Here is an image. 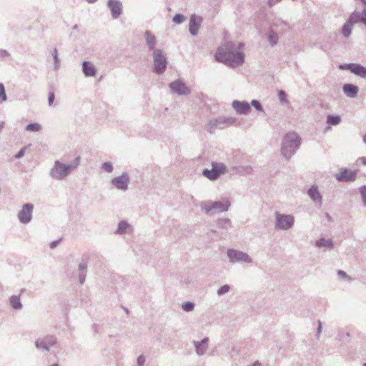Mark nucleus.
<instances>
[{
  "label": "nucleus",
  "instance_id": "obj_32",
  "mask_svg": "<svg viewBox=\"0 0 366 366\" xmlns=\"http://www.w3.org/2000/svg\"><path fill=\"white\" fill-rule=\"evenodd\" d=\"M362 18V11H354L351 14L349 19H347L350 22H351L352 24H355L357 22L361 21V19Z\"/></svg>",
  "mask_w": 366,
  "mask_h": 366
},
{
  "label": "nucleus",
  "instance_id": "obj_43",
  "mask_svg": "<svg viewBox=\"0 0 366 366\" xmlns=\"http://www.w3.org/2000/svg\"><path fill=\"white\" fill-rule=\"evenodd\" d=\"M337 275L340 278L346 279L348 282H351L352 280V278L347 275L343 270H338Z\"/></svg>",
  "mask_w": 366,
  "mask_h": 366
},
{
  "label": "nucleus",
  "instance_id": "obj_53",
  "mask_svg": "<svg viewBox=\"0 0 366 366\" xmlns=\"http://www.w3.org/2000/svg\"><path fill=\"white\" fill-rule=\"evenodd\" d=\"M59 242L58 241H54V242H51V244H50V247L51 248H54L56 247V245L58 244Z\"/></svg>",
  "mask_w": 366,
  "mask_h": 366
},
{
  "label": "nucleus",
  "instance_id": "obj_13",
  "mask_svg": "<svg viewBox=\"0 0 366 366\" xmlns=\"http://www.w3.org/2000/svg\"><path fill=\"white\" fill-rule=\"evenodd\" d=\"M339 68L342 70H350L352 73L362 78L366 77V67H364L359 64L350 63L340 64Z\"/></svg>",
  "mask_w": 366,
  "mask_h": 366
},
{
  "label": "nucleus",
  "instance_id": "obj_62",
  "mask_svg": "<svg viewBox=\"0 0 366 366\" xmlns=\"http://www.w3.org/2000/svg\"><path fill=\"white\" fill-rule=\"evenodd\" d=\"M50 366H59L57 364H54V365H51Z\"/></svg>",
  "mask_w": 366,
  "mask_h": 366
},
{
  "label": "nucleus",
  "instance_id": "obj_33",
  "mask_svg": "<svg viewBox=\"0 0 366 366\" xmlns=\"http://www.w3.org/2000/svg\"><path fill=\"white\" fill-rule=\"evenodd\" d=\"M341 122V117L339 115H328L327 117V123L330 125H337Z\"/></svg>",
  "mask_w": 366,
  "mask_h": 366
},
{
  "label": "nucleus",
  "instance_id": "obj_47",
  "mask_svg": "<svg viewBox=\"0 0 366 366\" xmlns=\"http://www.w3.org/2000/svg\"><path fill=\"white\" fill-rule=\"evenodd\" d=\"M145 362V357L143 355H139L137 357V363L138 366H144Z\"/></svg>",
  "mask_w": 366,
  "mask_h": 366
},
{
  "label": "nucleus",
  "instance_id": "obj_56",
  "mask_svg": "<svg viewBox=\"0 0 366 366\" xmlns=\"http://www.w3.org/2000/svg\"><path fill=\"white\" fill-rule=\"evenodd\" d=\"M4 127V123L3 122H0V132Z\"/></svg>",
  "mask_w": 366,
  "mask_h": 366
},
{
  "label": "nucleus",
  "instance_id": "obj_14",
  "mask_svg": "<svg viewBox=\"0 0 366 366\" xmlns=\"http://www.w3.org/2000/svg\"><path fill=\"white\" fill-rule=\"evenodd\" d=\"M34 205L32 204H25L23 205L21 210L18 214V218L21 223L28 224L32 219V212Z\"/></svg>",
  "mask_w": 366,
  "mask_h": 366
},
{
  "label": "nucleus",
  "instance_id": "obj_59",
  "mask_svg": "<svg viewBox=\"0 0 366 366\" xmlns=\"http://www.w3.org/2000/svg\"><path fill=\"white\" fill-rule=\"evenodd\" d=\"M97 1V0H86V1H87L88 3H90V4H94V3H95Z\"/></svg>",
  "mask_w": 366,
  "mask_h": 366
},
{
  "label": "nucleus",
  "instance_id": "obj_34",
  "mask_svg": "<svg viewBox=\"0 0 366 366\" xmlns=\"http://www.w3.org/2000/svg\"><path fill=\"white\" fill-rule=\"evenodd\" d=\"M129 227V224L126 221H121L118 224V228L116 230L115 233L117 234H123L126 232L127 228Z\"/></svg>",
  "mask_w": 366,
  "mask_h": 366
},
{
  "label": "nucleus",
  "instance_id": "obj_49",
  "mask_svg": "<svg viewBox=\"0 0 366 366\" xmlns=\"http://www.w3.org/2000/svg\"><path fill=\"white\" fill-rule=\"evenodd\" d=\"M10 54L9 53L8 51L5 50V49H0V56L1 57H7L9 56Z\"/></svg>",
  "mask_w": 366,
  "mask_h": 366
},
{
  "label": "nucleus",
  "instance_id": "obj_58",
  "mask_svg": "<svg viewBox=\"0 0 366 366\" xmlns=\"http://www.w3.org/2000/svg\"><path fill=\"white\" fill-rule=\"evenodd\" d=\"M243 46H244L243 43H239L238 44V49H242L243 48Z\"/></svg>",
  "mask_w": 366,
  "mask_h": 366
},
{
  "label": "nucleus",
  "instance_id": "obj_24",
  "mask_svg": "<svg viewBox=\"0 0 366 366\" xmlns=\"http://www.w3.org/2000/svg\"><path fill=\"white\" fill-rule=\"evenodd\" d=\"M82 71L85 76H94L97 74L95 66L90 62L84 61L82 62Z\"/></svg>",
  "mask_w": 366,
  "mask_h": 366
},
{
  "label": "nucleus",
  "instance_id": "obj_3",
  "mask_svg": "<svg viewBox=\"0 0 366 366\" xmlns=\"http://www.w3.org/2000/svg\"><path fill=\"white\" fill-rule=\"evenodd\" d=\"M301 144V139L295 132L286 134L282 139L281 152L283 157L288 159L298 149Z\"/></svg>",
  "mask_w": 366,
  "mask_h": 366
},
{
  "label": "nucleus",
  "instance_id": "obj_7",
  "mask_svg": "<svg viewBox=\"0 0 366 366\" xmlns=\"http://www.w3.org/2000/svg\"><path fill=\"white\" fill-rule=\"evenodd\" d=\"M212 169H204L202 175L210 181L217 180L222 174H224L227 169L224 164L222 162H212Z\"/></svg>",
  "mask_w": 366,
  "mask_h": 366
},
{
  "label": "nucleus",
  "instance_id": "obj_11",
  "mask_svg": "<svg viewBox=\"0 0 366 366\" xmlns=\"http://www.w3.org/2000/svg\"><path fill=\"white\" fill-rule=\"evenodd\" d=\"M171 91L179 96L189 95L191 93V89L188 87L184 82L180 79H177L172 81L169 84Z\"/></svg>",
  "mask_w": 366,
  "mask_h": 366
},
{
  "label": "nucleus",
  "instance_id": "obj_46",
  "mask_svg": "<svg viewBox=\"0 0 366 366\" xmlns=\"http://www.w3.org/2000/svg\"><path fill=\"white\" fill-rule=\"evenodd\" d=\"M278 96H279L280 101L282 103L286 102V99H285V98H286V93L283 90H280L278 92Z\"/></svg>",
  "mask_w": 366,
  "mask_h": 366
},
{
  "label": "nucleus",
  "instance_id": "obj_44",
  "mask_svg": "<svg viewBox=\"0 0 366 366\" xmlns=\"http://www.w3.org/2000/svg\"><path fill=\"white\" fill-rule=\"evenodd\" d=\"M360 193L362 196L363 204L366 206V185L362 186L360 188Z\"/></svg>",
  "mask_w": 366,
  "mask_h": 366
},
{
  "label": "nucleus",
  "instance_id": "obj_61",
  "mask_svg": "<svg viewBox=\"0 0 366 366\" xmlns=\"http://www.w3.org/2000/svg\"><path fill=\"white\" fill-rule=\"evenodd\" d=\"M363 142L366 144V134L363 136Z\"/></svg>",
  "mask_w": 366,
  "mask_h": 366
},
{
  "label": "nucleus",
  "instance_id": "obj_40",
  "mask_svg": "<svg viewBox=\"0 0 366 366\" xmlns=\"http://www.w3.org/2000/svg\"><path fill=\"white\" fill-rule=\"evenodd\" d=\"M249 104H250V107L251 106L254 107L257 111L264 112L263 107H262L261 103L258 100L252 99Z\"/></svg>",
  "mask_w": 366,
  "mask_h": 366
},
{
  "label": "nucleus",
  "instance_id": "obj_10",
  "mask_svg": "<svg viewBox=\"0 0 366 366\" xmlns=\"http://www.w3.org/2000/svg\"><path fill=\"white\" fill-rule=\"evenodd\" d=\"M56 343V338L54 335H46L43 338H38L35 342V346L39 350L49 352L50 347Z\"/></svg>",
  "mask_w": 366,
  "mask_h": 366
},
{
  "label": "nucleus",
  "instance_id": "obj_12",
  "mask_svg": "<svg viewBox=\"0 0 366 366\" xmlns=\"http://www.w3.org/2000/svg\"><path fill=\"white\" fill-rule=\"evenodd\" d=\"M129 183V176L128 173L123 172L122 175L114 177L112 179L111 184L117 189L127 191Z\"/></svg>",
  "mask_w": 366,
  "mask_h": 366
},
{
  "label": "nucleus",
  "instance_id": "obj_60",
  "mask_svg": "<svg viewBox=\"0 0 366 366\" xmlns=\"http://www.w3.org/2000/svg\"><path fill=\"white\" fill-rule=\"evenodd\" d=\"M77 29H78V26L76 24L73 26V27H72L73 30H76Z\"/></svg>",
  "mask_w": 366,
  "mask_h": 366
},
{
  "label": "nucleus",
  "instance_id": "obj_23",
  "mask_svg": "<svg viewBox=\"0 0 366 366\" xmlns=\"http://www.w3.org/2000/svg\"><path fill=\"white\" fill-rule=\"evenodd\" d=\"M345 94L350 98H354L357 96L359 89L357 86L352 84H345L342 87Z\"/></svg>",
  "mask_w": 366,
  "mask_h": 366
},
{
  "label": "nucleus",
  "instance_id": "obj_39",
  "mask_svg": "<svg viewBox=\"0 0 366 366\" xmlns=\"http://www.w3.org/2000/svg\"><path fill=\"white\" fill-rule=\"evenodd\" d=\"M182 308L185 312H191L194 308V304L192 302H185L182 304Z\"/></svg>",
  "mask_w": 366,
  "mask_h": 366
},
{
  "label": "nucleus",
  "instance_id": "obj_45",
  "mask_svg": "<svg viewBox=\"0 0 366 366\" xmlns=\"http://www.w3.org/2000/svg\"><path fill=\"white\" fill-rule=\"evenodd\" d=\"M55 99V94L53 92H49L48 94V104L52 106Z\"/></svg>",
  "mask_w": 366,
  "mask_h": 366
},
{
  "label": "nucleus",
  "instance_id": "obj_19",
  "mask_svg": "<svg viewBox=\"0 0 366 366\" xmlns=\"http://www.w3.org/2000/svg\"><path fill=\"white\" fill-rule=\"evenodd\" d=\"M209 337H206L200 341H193L196 354L200 357L206 354L209 347Z\"/></svg>",
  "mask_w": 366,
  "mask_h": 366
},
{
  "label": "nucleus",
  "instance_id": "obj_5",
  "mask_svg": "<svg viewBox=\"0 0 366 366\" xmlns=\"http://www.w3.org/2000/svg\"><path fill=\"white\" fill-rule=\"evenodd\" d=\"M237 118L234 117H219L210 119L206 125V129L209 133H213L217 129H223L227 127L234 125Z\"/></svg>",
  "mask_w": 366,
  "mask_h": 366
},
{
  "label": "nucleus",
  "instance_id": "obj_9",
  "mask_svg": "<svg viewBox=\"0 0 366 366\" xmlns=\"http://www.w3.org/2000/svg\"><path fill=\"white\" fill-rule=\"evenodd\" d=\"M227 255L229 262L232 264L237 262L251 264L253 262L252 259L247 253L234 249H228Z\"/></svg>",
  "mask_w": 366,
  "mask_h": 366
},
{
  "label": "nucleus",
  "instance_id": "obj_1",
  "mask_svg": "<svg viewBox=\"0 0 366 366\" xmlns=\"http://www.w3.org/2000/svg\"><path fill=\"white\" fill-rule=\"evenodd\" d=\"M215 59L219 62L232 66H237L243 64L244 55L240 51H235L234 44L229 41L222 47L218 49L215 54Z\"/></svg>",
  "mask_w": 366,
  "mask_h": 366
},
{
  "label": "nucleus",
  "instance_id": "obj_48",
  "mask_svg": "<svg viewBox=\"0 0 366 366\" xmlns=\"http://www.w3.org/2000/svg\"><path fill=\"white\" fill-rule=\"evenodd\" d=\"M24 153H25V148H22L21 149H20L18 153L15 155V158L16 159H20L24 155Z\"/></svg>",
  "mask_w": 366,
  "mask_h": 366
},
{
  "label": "nucleus",
  "instance_id": "obj_38",
  "mask_svg": "<svg viewBox=\"0 0 366 366\" xmlns=\"http://www.w3.org/2000/svg\"><path fill=\"white\" fill-rule=\"evenodd\" d=\"M52 56L54 61V70H58L59 68V59L58 56V51L56 48L54 49Z\"/></svg>",
  "mask_w": 366,
  "mask_h": 366
},
{
  "label": "nucleus",
  "instance_id": "obj_30",
  "mask_svg": "<svg viewBox=\"0 0 366 366\" xmlns=\"http://www.w3.org/2000/svg\"><path fill=\"white\" fill-rule=\"evenodd\" d=\"M353 25L354 24H352L348 20H347V21L343 24L342 28V34L345 37L348 38L351 35Z\"/></svg>",
  "mask_w": 366,
  "mask_h": 366
},
{
  "label": "nucleus",
  "instance_id": "obj_4",
  "mask_svg": "<svg viewBox=\"0 0 366 366\" xmlns=\"http://www.w3.org/2000/svg\"><path fill=\"white\" fill-rule=\"evenodd\" d=\"M230 206V202L225 198L220 201L207 200L200 204L202 211L207 215L227 212Z\"/></svg>",
  "mask_w": 366,
  "mask_h": 366
},
{
  "label": "nucleus",
  "instance_id": "obj_52",
  "mask_svg": "<svg viewBox=\"0 0 366 366\" xmlns=\"http://www.w3.org/2000/svg\"><path fill=\"white\" fill-rule=\"evenodd\" d=\"M350 335L349 332H344L342 335L340 337V339L344 340L345 337H349Z\"/></svg>",
  "mask_w": 366,
  "mask_h": 366
},
{
  "label": "nucleus",
  "instance_id": "obj_36",
  "mask_svg": "<svg viewBox=\"0 0 366 366\" xmlns=\"http://www.w3.org/2000/svg\"><path fill=\"white\" fill-rule=\"evenodd\" d=\"M186 17L181 14H177L172 19V21L177 24H181L186 21Z\"/></svg>",
  "mask_w": 366,
  "mask_h": 366
},
{
  "label": "nucleus",
  "instance_id": "obj_21",
  "mask_svg": "<svg viewBox=\"0 0 366 366\" xmlns=\"http://www.w3.org/2000/svg\"><path fill=\"white\" fill-rule=\"evenodd\" d=\"M145 41L146 44L148 46L149 51L154 52L157 49H156L157 45V39L154 35H153L149 31H146L144 33Z\"/></svg>",
  "mask_w": 366,
  "mask_h": 366
},
{
  "label": "nucleus",
  "instance_id": "obj_35",
  "mask_svg": "<svg viewBox=\"0 0 366 366\" xmlns=\"http://www.w3.org/2000/svg\"><path fill=\"white\" fill-rule=\"evenodd\" d=\"M41 129V127L39 123H30L26 125V130L29 132H39Z\"/></svg>",
  "mask_w": 366,
  "mask_h": 366
},
{
  "label": "nucleus",
  "instance_id": "obj_27",
  "mask_svg": "<svg viewBox=\"0 0 366 366\" xmlns=\"http://www.w3.org/2000/svg\"><path fill=\"white\" fill-rule=\"evenodd\" d=\"M267 38L269 45L272 47L277 45L279 40V36L273 29L267 33Z\"/></svg>",
  "mask_w": 366,
  "mask_h": 366
},
{
  "label": "nucleus",
  "instance_id": "obj_29",
  "mask_svg": "<svg viewBox=\"0 0 366 366\" xmlns=\"http://www.w3.org/2000/svg\"><path fill=\"white\" fill-rule=\"evenodd\" d=\"M9 303L11 307L14 310H21L22 308V304L21 302L19 295H12L9 298Z\"/></svg>",
  "mask_w": 366,
  "mask_h": 366
},
{
  "label": "nucleus",
  "instance_id": "obj_20",
  "mask_svg": "<svg viewBox=\"0 0 366 366\" xmlns=\"http://www.w3.org/2000/svg\"><path fill=\"white\" fill-rule=\"evenodd\" d=\"M307 194L311 198V199L315 203L319 204L320 205L322 203V197L320 194L318 187L317 185H312L307 191Z\"/></svg>",
  "mask_w": 366,
  "mask_h": 366
},
{
  "label": "nucleus",
  "instance_id": "obj_64",
  "mask_svg": "<svg viewBox=\"0 0 366 366\" xmlns=\"http://www.w3.org/2000/svg\"><path fill=\"white\" fill-rule=\"evenodd\" d=\"M363 4H364L365 5H366V0L364 1V3H363Z\"/></svg>",
  "mask_w": 366,
  "mask_h": 366
},
{
  "label": "nucleus",
  "instance_id": "obj_26",
  "mask_svg": "<svg viewBox=\"0 0 366 366\" xmlns=\"http://www.w3.org/2000/svg\"><path fill=\"white\" fill-rule=\"evenodd\" d=\"M217 226L219 229L227 231L232 227V221L229 218H220L217 220Z\"/></svg>",
  "mask_w": 366,
  "mask_h": 366
},
{
  "label": "nucleus",
  "instance_id": "obj_42",
  "mask_svg": "<svg viewBox=\"0 0 366 366\" xmlns=\"http://www.w3.org/2000/svg\"><path fill=\"white\" fill-rule=\"evenodd\" d=\"M7 97L5 92L4 86L0 83V103L6 101Z\"/></svg>",
  "mask_w": 366,
  "mask_h": 366
},
{
  "label": "nucleus",
  "instance_id": "obj_15",
  "mask_svg": "<svg viewBox=\"0 0 366 366\" xmlns=\"http://www.w3.org/2000/svg\"><path fill=\"white\" fill-rule=\"evenodd\" d=\"M203 21V18L200 16L192 14L189 18V31L193 36L197 35L199 29Z\"/></svg>",
  "mask_w": 366,
  "mask_h": 366
},
{
  "label": "nucleus",
  "instance_id": "obj_63",
  "mask_svg": "<svg viewBox=\"0 0 366 366\" xmlns=\"http://www.w3.org/2000/svg\"><path fill=\"white\" fill-rule=\"evenodd\" d=\"M211 231H212V232H214V233H216V232H217V231H216V230H214V229H212Z\"/></svg>",
  "mask_w": 366,
  "mask_h": 366
},
{
  "label": "nucleus",
  "instance_id": "obj_57",
  "mask_svg": "<svg viewBox=\"0 0 366 366\" xmlns=\"http://www.w3.org/2000/svg\"><path fill=\"white\" fill-rule=\"evenodd\" d=\"M252 366H260V363L258 361L254 362Z\"/></svg>",
  "mask_w": 366,
  "mask_h": 366
},
{
  "label": "nucleus",
  "instance_id": "obj_55",
  "mask_svg": "<svg viewBox=\"0 0 366 366\" xmlns=\"http://www.w3.org/2000/svg\"><path fill=\"white\" fill-rule=\"evenodd\" d=\"M358 160L361 161L364 165H366V157H360Z\"/></svg>",
  "mask_w": 366,
  "mask_h": 366
},
{
  "label": "nucleus",
  "instance_id": "obj_28",
  "mask_svg": "<svg viewBox=\"0 0 366 366\" xmlns=\"http://www.w3.org/2000/svg\"><path fill=\"white\" fill-rule=\"evenodd\" d=\"M315 246L318 248L326 247L332 249L334 247V243L331 239L320 238L316 241Z\"/></svg>",
  "mask_w": 366,
  "mask_h": 366
},
{
  "label": "nucleus",
  "instance_id": "obj_8",
  "mask_svg": "<svg viewBox=\"0 0 366 366\" xmlns=\"http://www.w3.org/2000/svg\"><path fill=\"white\" fill-rule=\"evenodd\" d=\"M295 224V217L292 214H281L278 212L275 213L274 228L280 230H288L291 229Z\"/></svg>",
  "mask_w": 366,
  "mask_h": 366
},
{
  "label": "nucleus",
  "instance_id": "obj_51",
  "mask_svg": "<svg viewBox=\"0 0 366 366\" xmlns=\"http://www.w3.org/2000/svg\"><path fill=\"white\" fill-rule=\"evenodd\" d=\"M279 1H280V0H269L268 5H269V6L272 7L274 5H275L276 4H277Z\"/></svg>",
  "mask_w": 366,
  "mask_h": 366
},
{
  "label": "nucleus",
  "instance_id": "obj_18",
  "mask_svg": "<svg viewBox=\"0 0 366 366\" xmlns=\"http://www.w3.org/2000/svg\"><path fill=\"white\" fill-rule=\"evenodd\" d=\"M232 107L238 114H248L251 112L250 104L246 101L234 100Z\"/></svg>",
  "mask_w": 366,
  "mask_h": 366
},
{
  "label": "nucleus",
  "instance_id": "obj_6",
  "mask_svg": "<svg viewBox=\"0 0 366 366\" xmlns=\"http://www.w3.org/2000/svg\"><path fill=\"white\" fill-rule=\"evenodd\" d=\"M152 58L153 72L158 74H163L165 71L168 64L166 53L162 49H158L152 53Z\"/></svg>",
  "mask_w": 366,
  "mask_h": 366
},
{
  "label": "nucleus",
  "instance_id": "obj_17",
  "mask_svg": "<svg viewBox=\"0 0 366 366\" xmlns=\"http://www.w3.org/2000/svg\"><path fill=\"white\" fill-rule=\"evenodd\" d=\"M107 6L113 19H118L122 14V4L119 0H108Z\"/></svg>",
  "mask_w": 366,
  "mask_h": 366
},
{
  "label": "nucleus",
  "instance_id": "obj_31",
  "mask_svg": "<svg viewBox=\"0 0 366 366\" xmlns=\"http://www.w3.org/2000/svg\"><path fill=\"white\" fill-rule=\"evenodd\" d=\"M237 173L239 174H249L252 172V168L250 166H238L232 168Z\"/></svg>",
  "mask_w": 366,
  "mask_h": 366
},
{
  "label": "nucleus",
  "instance_id": "obj_25",
  "mask_svg": "<svg viewBox=\"0 0 366 366\" xmlns=\"http://www.w3.org/2000/svg\"><path fill=\"white\" fill-rule=\"evenodd\" d=\"M272 29H276L279 32H284L290 29L289 24L281 19H275L272 25Z\"/></svg>",
  "mask_w": 366,
  "mask_h": 366
},
{
  "label": "nucleus",
  "instance_id": "obj_50",
  "mask_svg": "<svg viewBox=\"0 0 366 366\" xmlns=\"http://www.w3.org/2000/svg\"><path fill=\"white\" fill-rule=\"evenodd\" d=\"M361 22L366 26V9L362 10V18L361 19Z\"/></svg>",
  "mask_w": 366,
  "mask_h": 366
},
{
  "label": "nucleus",
  "instance_id": "obj_22",
  "mask_svg": "<svg viewBox=\"0 0 366 366\" xmlns=\"http://www.w3.org/2000/svg\"><path fill=\"white\" fill-rule=\"evenodd\" d=\"M79 281L81 285L85 282L87 271V262L82 259L78 266Z\"/></svg>",
  "mask_w": 366,
  "mask_h": 366
},
{
  "label": "nucleus",
  "instance_id": "obj_2",
  "mask_svg": "<svg viewBox=\"0 0 366 366\" xmlns=\"http://www.w3.org/2000/svg\"><path fill=\"white\" fill-rule=\"evenodd\" d=\"M79 164L80 157H76L75 159L69 164H64L59 160H56L49 171V175L55 180H64L73 171L77 169Z\"/></svg>",
  "mask_w": 366,
  "mask_h": 366
},
{
  "label": "nucleus",
  "instance_id": "obj_37",
  "mask_svg": "<svg viewBox=\"0 0 366 366\" xmlns=\"http://www.w3.org/2000/svg\"><path fill=\"white\" fill-rule=\"evenodd\" d=\"M230 290V286L229 285H224L223 286L220 287L217 291V294L218 296H222L225 295L226 293L229 292Z\"/></svg>",
  "mask_w": 366,
  "mask_h": 366
},
{
  "label": "nucleus",
  "instance_id": "obj_54",
  "mask_svg": "<svg viewBox=\"0 0 366 366\" xmlns=\"http://www.w3.org/2000/svg\"><path fill=\"white\" fill-rule=\"evenodd\" d=\"M322 331V324H321V322L319 321V325H318V327H317V334L319 335Z\"/></svg>",
  "mask_w": 366,
  "mask_h": 366
},
{
  "label": "nucleus",
  "instance_id": "obj_41",
  "mask_svg": "<svg viewBox=\"0 0 366 366\" xmlns=\"http://www.w3.org/2000/svg\"><path fill=\"white\" fill-rule=\"evenodd\" d=\"M101 168L108 173L112 172L114 169L112 164L109 162L103 163L101 166Z\"/></svg>",
  "mask_w": 366,
  "mask_h": 366
},
{
  "label": "nucleus",
  "instance_id": "obj_16",
  "mask_svg": "<svg viewBox=\"0 0 366 366\" xmlns=\"http://www.w3.org/2000/svg\"><path fill=\"white\" fill-rule=\"evenodd\" d=\"M357 171L350 170L346 168L341 169L339 173L335 174L336 179L342 182H347L353 181L356 179Z\"/></svg>",
  "mask_w": 366,
  "mask_h": 366
}]
</instances>
